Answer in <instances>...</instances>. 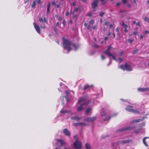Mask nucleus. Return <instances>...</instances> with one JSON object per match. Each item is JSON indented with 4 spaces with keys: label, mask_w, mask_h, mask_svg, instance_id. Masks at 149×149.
Listing matches in <instances>:
<instances>
[{
    "label": "nucleus",
    "mask_w": 149,
    "mask_h": 149,
    "mask_svg": "<svg viewBox=\"0 0 149 149\" xmlns=\"http://www.w3.org/2000/svg\"><path fill=\"white\" fill-rule=\"evenodd\" d=\"M108 37H106L105 38H104V40H108Z\"/></svg>",
    "instance_id": "61"
},
{
    "label": "nucleus",
    "mask_w": 149,
    "mask_h": 149,
    "mask_svg": "<svg viewBox=\"0 0 149 149\" xmlns=\"http://www.w3.org/2000/svg\"><path fill=\"white\" fill-rule=\"evenodd\" d=\"M101 57L102 59V60H104L105 58V57L103 55H101Z\"/></svg>",
    "instance_id": "44"
},
{
    "label": "nucleus",
    "mask_w": 149,
    "mask_h": 149,
    "mask_svg": "<svg viewBox=\"0 0 149 149\" xmlns=\"http://www.w3.org/2000/svg\"><path fill=\"white\" fill-rule=\"evenodd\" d=\"M86 96H84L81 97L79 100L78 103L80 104V106L77 108L78 111H82L86 107L87 105L89 103V102H87L85 103H83L86 99Z\"/></svg>",
    "instance_id": "2"
},
{
    "label": "nucleus",
    "mask_w": 149,
    "mask_h": 149,
    "mask_svg": "<svg viewBox=\"0 0 149 149\" xmlns=\"http://www.w3.org/2000/svg\"><path fill=\"white\" fill-rule=\"evenodd\" d=\"M85 147L86 149H91V147L90 145L88 143H86L85 145Z\"/></svg>",
    "instance_id": "17"
},
{
    "label": "nucleus",
    "mask_w": 149,
    "mask_h": 149,
    "mask_svg": "<svg viewBox=\"0 0 149 149\" xmlns=\"http://www.w3.org/2000/svg\"><path fill=\"white\" fill-rule=\"evenodd\" d=\"M73 125L74 126H85L86 125L85 123H73Z\"/></svg>",
    "instance_id": "11"
},
{
    "label": "nucleus",
    "mask_w": 149,
    "mask_h": 149,
    "mask_svg": "<svg viewBox=\"0 0 149 149\" xmlns=\"http://www.w3.org/2000/svg\"><path fill=\"white\" fill-rule=\"evenodd\" d=\"M148 138V137H145L143 138V142L144 144V145L146 146H148V144L146 143V142L145 141V139L146 138Z\"/></svg>",
    "instance_id": "24"
},
{
    "label": "nucleus",
    "mask_w": 149,
    "mask_h": 149,
    "mask_svg": "<svg viewBox=\"0 0 149 149\" xmlns=\"http://www.w3.org/2000/svg\"><path fill=\"white\" fill-rule=\"evenodd\" d=\"M119 68L122 70H126L128 71H130L132 70V69L130 65L127 64L121 65L119 66Z\"/></svg>",
    "instance_id": "3"
},
{
    "label": "nucleus",
    "mask_w": 149,
    "mask_h": 149,
    "mask_svg": "<svg viewBox=\"0 0 149 149\" xmlns=\"http://www.w3.org/2000/svg\"><path fill=\"white\" fill-rule=\"evenodd\" d=\"M92 109L90 107L88 108L86 110V113L87 114H88L91 111Z\"/></svg>",
    "instance_id": "19"
},
{
    "label": "nucleus",
    "mask_w": 149,
    "mask_h": 149,
    "mask_svg": "<svg viewBox=\"0 0 149 149\" xmlns=\"http://www.w3.org/2000/svg\"><path fill=\"white\" fill-rule=\"evenodd\" d=\"M122 26H124V28L125 29H127L128 27L127 25L124 24V22H122Z\"/></svg>",
    "instance_id": "22"
},
{
    "label": "nucleus",
    "mask_w": 149,
    "mask_h": 149,
    "mask_svg": "<svg viewBox=\"0 0 149 149\" xmlns=\"http://www.w3.org/2000/svg\"><path fill=\"white\" fill-rule=\"evenodd\" d=\"M93 86L92 85H91L90 86H89L88 85L86 84L85 86L84 87V89H86L89 87H91Z\"/></svg>",
    "instance_id": "23"
},
{
    "label": "nucleus",
    "mask_w": 149,
    "mask_h": 149,
    "mask_svg": "<svg viewBox=\"0 0 149 149\" xmlns=\"http://www.w3.org/2000/svg\"><path fill=\"white\" fill-rule=\"evenodd\" d=\"M136 25L137 26H139L140 25V23L139 22H137L136 23Z\"/></svg>",
    "instance_id": "56"
},
{
    "label": "nucleus",
    "mask_w": 149,
    "mask_h": 149,
    "mask_svg": "<svg viewBox=\"0 0 149 149\" xmlns=\"http://www.w3.org/2000/svg\"><path fill=\"white\" fill-rule=\"evenodd\" d=\"M93 23V20H91L89 21V23L91 24H92Z\"/></svg>",
    "instance_id": "42"
},
{
    "label": "nucleus",
    "mask_w": 149,
    "mask_h": 149,
    "mask_svg": "<svg viewBox=\"0 0 149 149\" xmlns=\"http://www.w3.org/2000/svg\"><path fill=\"white\" fill-rule=\"evenodd\" d=\"M63 44L64 49L68 50V53L74 48V50L76 51L77 50L78 47L74 43H72L67 39H65L64 37L63 38Z\"/></svg>",
    "instance_id": "1"
},
{
    "label": "nucleus",
    "mask_w": 149,
    "mask_h": 149,
    "mask_svg": "<svg viewBox=\"0 0 149 149\" xmlns=\"http://www.w3.org/2000/svg\"><path fill=\"white\" fill-rule=\"evenodd\" d=\"M106 111L104 112L103 113H102L101 116H104L106 114Z\"/></svg>",
    "instance_id": "37"
},
{
    "label": "nucleus",
    "mask_w": 149,
    "mask_h": 149,
    "mask_svg": "<svg viewBox=\"0 0 149 149\" xmlns=\"http://www.w3.org/2000/svg\"><path fill=\"white\" fill-rule=\"evenodd\" d=\"M69 15V13L68 12H67L66 13H65V15L66 16H68Z\"/></svg>",
    "instance_id": "55"
},
{
    "label": "nucleus",
    "mask_w": 149,
    "mask_h": 149,
    "mask_svg": "<svg viewBox=\"0 0 149 149\" xmlns=\"http://www.w3.org/2000/svg\"><path fill=\"white\" fill-rule=\"evenodd\" d=\"M98 2V0H94L91 3V6L94 11L96 10V7Z\"/></svg>",
    "instance_id": "6"
},
{
    "label": "nucleus",
    "mask_w": 149,
    "mask_h": 149,
    "mask_svg": "<svg viewBox=\"0 0 149 149\" xmlns=\"http://www.w3.org/2000/svg\"><path fill=\"white\" fill-rule=\"evenodd\" d=\"M138 91L141 92H145L149 91V88H139L138 89Z\"/></svg>",
    "instance_id": "12"
},
{
    "label": "nucleus",
    "mask_w": 149,
    "mask_h": 149,
    "mask_svg": "<svg viewBox=\"0 0 149 149\" xmlns=\"http://www.w3.org/2000/svg\"><path fill=\"white\" fill-rule=\"evenodd\" d=\"M93 47L95 48H97L99 47V46L96 44H94L93 45Z\"/></svg>",
    "instance_id": "32"
},
{
    "label": "nucleus",
    "mask_w": 149,
    "mask_h": 149,
    "mask_svg": "<svg viewBox=\"0 0 149 149\" xmlns=\"http://www.w3.org/2000/svg\"><path fill=\"white\" fill-rule=\"evenodd\" d=\"M110 118V116H108L107 118H106L105 119H104V120H105V121L107 120H109V119Z\"/></svg>",
    "instance_id": "40"
},
{
    "label": "nucleus",
    "mask_w": 149,
    "mask_h": 149,
    "mask_svg": "<svg viewBox=\"0 0 149 149\" xmlns=\"http://www.w3.org/2000/svg\"><path fill=\"white\" fill-rule=\"evenodd\" d=\"M65 19H63V23H62L63 24L64 26L65 25Z\"/></svg>",
    "instance_id": "58"
},
{
    "label": "nucleus",
    "mask_w": 149,
    "mask_h": 149,
    "mask_svg": "<svg viewBox=\"0 0 149 149\" xmlns=\"http://www.w3.org/2000/svg\"><path fill=\"white\" fill-rule=\"evenodd\" d=\"M72 6H74L75 5V3L74 2H73L72 3Z\"/></svg>",
    "instance_id": "62"
},
{
    "label": "nucleus",
    "mask_w": 149,
    "mask_h": 149,
    "mask_svg": "<svg viewBox=\"0 0 149 149\" xmlns=\"http://www.w3.org/2000/svg\"><path fill=\"white\" fill-rule=\"evenodd\" d=\"M133 127H123L119 129L120 132L127 131L131 130L133 128Z\"/></svg>",
    "instance_id": "9"
},
{
    "label": "nucleus",
    "mask_w": 149,
    "mask_h": 149,
    "mask_svg": "<svg viewBox=\"0 0 149 149\" xmlns=\"http://www.w3.org/2000/svg\"><path fill=\"white\" fill-rule=\"evenodd\" d=\"M40 27L41 29H45V26H42V25H40Z\"/></svg>",
    "instance_id": "47"
},
{
    "label": "nucleus",
    "mask_w": 149,
    "mask_h": 149,
    "mask_svg": "<svg viewBox=\"0 0 149 149\" xmlns=\"http://www.w3.org/2000/svg\"><path fill=\"white\" fill-rule=\"evenodd\" d=\"M96 26H95H95H94L93 27V29H96Z\"/></svg>",
    "instance_id": "63"
},
{
    "label": "nucleus",
    "mask_w": 149,
    "mask_h": 149,
    "mask_svg": "<svg viewBox=\"0 0 149 149\" xmlns=\"http://www.w3.org/2000/svg\"><path fill=\"white\" fill-rule=\"evenodd\" d=\"M50 5V3L49 2L47 6V13H49V8Z\"/></svg>",
    "instance_id": "21"
},
{
    "label": "nucleus",
    "mask_w": 149,
    "mask_h": 149,
    "mask_svg": "<svg viewBox=\"0 0 149 149\" xmlns=\"http://www.w3.org/2000/svg\"><path fill=\"white\" fill-rule=\"evenodd\" d=\"M109 24V22L107 21H106L104 23V25H107Z\"/></svg>",
    "instance_id": "46"
},
{
    "label": "nucleus",
    "mask_w": 149,
    "mask_h": 149,
    "mask_svg": "<svg viewBox=\"0 0 149 149\" xmlns=\"http://www.w3.org/2000/svg\"><path fill=\"white\" fill-rule=\"evenodd\" d=\"M53 28H54V31L55 32V34H56L57 35V31H56V28L55 26H54L53 27Z\"/></svg>",
    "instance_id": "35"
},
{
    "label": "nucleus",
    "mask_w": 149,
    "mask_h": 149,
    "mask_svg": "<svg viewBox=\"0 0 149 149\" xmlns=\"http://www.w3.org/2000/svg\"><path fill=\"white\" fill-rule=\"evenodd\" d=\"M104 14V12H102L100 13V16L101 17Z\"/></svg>",
    "instance_id": "41"
},
{
    "label": "nucleus",
    "mask_w": 149,
    "mask_h": 149,
    "mask_svg": "<svg viewBox=\"0 0 149 149\" xmlns=\"http://www.w3.org/2000/svg\"><path fill=\"white\" fill-rule=\"evenodd\" d=\"M33 24L34 27V28L37 32L38 33H40V28L39 26L38 25L36 24L35 23H33Z\"/></svg>",
    "instance_id": "10"
},
{
    "label": "nucleus",
    "mask_w": 149,
    "mask_h": 149,
    "mask_svg": "<svg viewBox=\"0 0 149 149\" xmlns=\"http://www.w3.org/2000/svg\"><path fill=\"white\" fill-rule=\"evenodd\" d=\"M73 146L76 149H79L81 147V143L79 141H77L73 144Z\"/></svg>",
    "instance_id": "5"
},
{
    "label": "nucleus",
    "mask_w": 149,
    "mask_h": 149,
    "mask_svg": "<svg viewBox=\"0 0 149 149\" xmlns=\"http://www.w3.org/2000/svg\"><path fill=\"white\" fill-rule=\"evenodd\" d=\"M112 57V59L116 61H118V60L117 58H116L115 56L114 55H112L111 56Z\"/></svg>",
    "instance_id": "26"
},
{
    "label": "nucleus",
    "mask_w": 149,
    "mask_h": 149,
    "mask_svg": "<svg viewBox=\"0 0 149 149\" xmlns=\"http://www.w3.org/2000/svg\"><path fill=\"white\" fill-rule=\"evenodd\" d=\"M55 4H56V3L54 1L52 2V5H53V6H54L55 5Z\"/></svg>",
    "instance_id": "50"
},
{
    "label": "nucleus",
    "mask_w": 149,
    "mask_h": 149,
    "mask_svg": "<svg viewBox=\"0 0 149 149\" xmlns=\"http://www.w3.org/2000/svg\"><path fill=\"white\" fill-rule=\"evenodd\" d=\"M96 119V118L95 117H88L85 119V121L88 122H91L94 121Z\"/></svg>",
    "instance_id": "8"
},
{
    "label": "nucleus",
    "mask_w": 149,
    "mask_h": 149,
    "mask_svg": "<svg viewBox=\"0 0 149 149\" xmlns=\"http://www.w3.org/2000/svg\"><path fill=\"white\" fill-rule=\"evenodd\" d=\"M111 48V46H109L108 47L107 50L103 52V53L105 54L109 57H111L112 56V54L109 52Z\"/></svg>",
    "instance_id": "7"
},
{
    "label": "nucleus",
    "mask_w": 149,
    "mask_h": 149,
    "mask_svg": "<svg viewBox=\"0 0 149 149\" xmlns=\"http://www.w3.org/2000/svg\"><path fill=\"white\" fill-rule=\"evenodd\" d=\"M36 1L35 0V1H33L31 4V8H35L36 7Z\"/></svg>",
    "instance_id": "16"
},
{
    "label": "nucleus",
    "mask_w": 149,
    "mask_h": 149,
    "mask_svg": "<svg viewBox=\"0 0 149 149\" xmlns=\"http://www.w3.org/2000/svg\"><path fill=\"white\" fill-rule=\"evenodd\" d=\"M124 53V51H123L122 52H121L119 53V55L120 56H121Z\"/></svg>",
    "instance_id": "36"
},
{
    "label": "nucleus",
    "mask_w": 149,
    "mask_h": 149,
    "mask_svg": "<svg viewBox=\"0 0 149 149\" xmlns=\"http://www.w3.org/2000/svg\"><path fill=\"white\" fill-rule=\"evenodd\" d=\"M66 111H65L61 110L60 111L61 113H66Z\"/></svg>",
    "instance_id": "43"
},
{
    "label": "nucleus",
    "mask_w": 149,
    "mask_h": 149,
    "mask_svg": "<svg viewBox=\"0 0 149 149\" xmlns=\"http://www.w3.org/2000/svg\"><path fill=\"white\" fill-rule=\"evenodd\" d=\"M91 26L90 25H89L88 26V27H87V29H89L91 28Z\"/></svg>",
    "instance_id": "49"
},
{
    "label": "nucleus",
    "mask_w": 149,
    "mask_h": 149,
    "mask_svg": "<svg viewBox=\"0 0 149 149\" xmlns=\"http://www.w3.org/2000/svg\"><path fill=\"white\" fill-rule=\"evenodd\" d=\"M119 30V28L118 27H117L116 29V32H117Z\"/></svg>",
    "instance_id": "59"
},
{
    "label": "nucleus",
    "mask_w": 149,
    "mask_h": 149,
    "mask_svg": "<svg viewBox=\"0 0 149 149\" xmlns=\"http://www.w3.org/2000/svg\"><path fill=\"white\" fill-rule=\"evenodd\" d=\"M95 53V52H91L90 53V55H94Z\"/></svg>",
    "instance_id": "54"
},
{
    "label": "nucleus",
    "mask_w": 149,
    "mask_h": 149,
    "mask_svg": "<svg viewBox=\"0 0 149 149\" xmlns=\"http://www.w3.org/2000/svg\"><path fill=\"white\" fill-rule=\"evenodd\" d=\"M39 21L41 23H42L43 22V19L42 18V17H40L39 18Z\"/></svg>",
    "instance_id": "31"
},
{
    "label": "nucleus",
    "mask_w": 149,
    "mask_h": 149,
    "mask_svg": "<svg viewBox=\"0 0 149 149\" xmlns=\"http://www.w3.org/2000/svg\"><path fill=\"white\" fill-rule=\"evenodd\" d=\"M120 5V3H116V6H119Z\"/></svg>",
    "instance_id": "60"
},
{
    "label": "nucleus",
    "mask_w": 149,
    "mask_h": 149,
    "mask_svg": "<svg viewBox=\"0 0 149 149\" xmlns=\"http://www.w3.org/2000/svg\"><path fill=\"white\" fill-rule=\"evenodd\" d=\"M112 26H113L112 24H110V25L109 26V28L110 29H111L112 28Z\"/></svg>",
    "instance_id": "52"
},
{
    "label": "nucleus",
    "mask_w": 149,
    "mask_h": 149,
    "mask_svg": "<svg viewBox=\"0 0 149 149\" xmlns=\"http://www.w3.org/2000/svg\"><path fill=\"white\" fill-rule=\"evenodd\" d=\"M77 14L74 15L73 16V18H74V19L75 18L77 17Z\"/></svg>",
    "instance_id": "51"
},
{
    "label": "nucleus",
    "mask_w": 149,
    "mask_h": 149,
    "mask_svg": "<svg viewBox=\"0 0 149 149\" xmlns=\"http://www.w3.org/2000/svg\"><path fill=\"white\" fill-rule=\"evenodd\" d=\"M63 132L66 135L69 136L70 135V133L67 129H64L63 130Z\"/></svg>",
    "instance_id": "14"
},
{
    "label": "nucleus",
    "mask_w": 149,
    "mask_h": 149,
    "mask_svg": "<svg viewBox=\"0 0 149 149\" xmlns=\"http://www.w3.org/2000/svg\"><path fill=\"white\" fill-rule=\"evenodd\" d=\"M36 2L37 1L38 4H40L41 3V0H35Z\"/></svg>",
    "instance_id": "34"
},
{
    "label": "nucleus",
    "mask_w": 149,
    "mask_h": 149,
    "mask_svg": "<svg viewBox=\"0 0 149 149\" xmlns=\"http://www.w3.org/2000/svg\"><path fill=\"white\" fill-rule=\"evenodd\" d=\"M44 22H45L46 23V24H47V19H46L45 18L44 19Z\"/></svg>",
    "instance_id": "45"
},
{
    "label": "nucleus",
    "mask_w": 149,
    "mask_h": 149,
    "mask_svg": "<svg viewBox=\"0 0 149 149\" xmlns=\"http://www.w3.org/2000/svg\"><path fill=\"white\" fill-rule=\"evenodd\" d=\"M127 41L129 43H132V42L134 41V39H129L127 40Z\"/></svg>",
    "instance_id": "27"
},
{
    "label": "nucleus",
    "mask_w": 149,
    "mask_h": 149,
    "mask_svg": "<svg viewBox=\"0 0 149 149\" xmlns=\"http://www.w3.org/2000/svg\"><path fill=\"white\" fill-rule=\"evenodd\" d=\"M122 2L123 3L125 4L127 3V0H123Z\"/></svg>",
    "instance_id": "39"
},
{
    "label": "nucleus",
    "mask_w": 149,
    "mask_h": 149,
    "mask_svg": "<svg viewBox=\"0 0 149 149\" xmlns=\"http://www.w3.org/2000/svg\"><path fill=\"white\" fill-rule=\"evenodd\" d=\"M138 52V49H136L134 50L132 52V53L134 54H135L137 53Z\"/></svg>",
    "instance_id": "28"
},
{
    "label": "nucleus",
    "mask_w": 149,
    "mask_h": 149,
    "mask_svg": "<svg viewBox=\"0 0 149 149\" xmlns=\"http://www.w3.org/2000/svg\"><path fill=\"white\" fill-rule=\"evenodd\" d=\"M117 60H118V61L120 63L123 60V59H122L120 57L118 58V59H117Z\"/></svg>",
    "instance_id": "30"
},
{
    "label": "nucleus",
    "mask_w": 149,
    "mask_h": 149,
    "mask_svg": "<svg viewBox=\"0 0 149 149\" xmlns=\"http://www.w3.org/2000/svg\"><path fill=\"white\" fill-rule=\"evenodd\" d=\"M143 38V36L142 35H141L140 37V39H142Z\"/></svg>",
    "instance_id": "53"
},
{
    "label": "nucleus",
    "mask_w": 149,
    "mask_h": 149,
    "mask_svg": "<svg viewBox=\"0 0 149 149\" xmlns=\"http://www.w3.org/2000/svg\"><path fill=\"white\" fill-rule=\"evenodd\" d=\"M124 31L125 33H127L128 31L127 29H125Z\"/></svg>",
    "instance_id": "57"
},
{
    "label": "nucleus",
    "mask_w": 149,
    "mask_h": 149,
    "mask_svg": "<svg viewBox=\"0 0 149 149\" xmlns=\"http://www.w3.org/2000/svg\"><path fill=\"white\" fill-rule=\"evenodd\" d=\"M79 10V8L78 7H76L74 11H73V12H72L71 13V14L72 15H73L74 13V12H77Z\"/></svg>",
    "instance_id": "20"
},
{
    "label": "nucleus",
    "mask_w": 149,
    "mask_h": 149,
    "mask_svg": "<svg viewBox=\"0 0 149 149\" xmlns=\"http://www.w3.org/2000/svg\"><path fill=\"white\" fill-rule=\"evenodd\" d=\"M144 118H144H143V119L141 120V119H137L136 120H135L133 121V122L134 123H138V122H139L143 120Z\"/></svg>",
    "instance_id": "25"
},
{
    "label": "nucleus",
    "mask_w": 149,
    "mask_h": 149,
    "mask_svg": "<svg viewBox=\"0 0 149 149\" xmlns=\"http://www.w3.org/2000/svg\"><path fill=\"white\" fill-rule=\"evenodd\" d=\"M57 140L58 142H59L60 143L61 145L62 146H63L65 145V143L62 140L60 139H58Z\"/></svg>",
    "instance_id": "15"
},
{
    "label": "nucleus",
    "mask_w": 149,
    "mask_h": 149,
    "mask_svg": "<svg viewBox=\"0 0 149 149\" xmlns=\"http://www.w3.org/2000/svg\"><path fill=\"white\" fill-rule=\"evenodd\" d=\"M69 92L68 91H65V93L66 94H69Z\"/></svg>",
    "instance_id": "64"
},
{
    "label": "nucleus",
    "mask_w": 149,
    "mask_h": 149,
    "mask_svg": "<svg viewBox=\"0 0 149 149\" xmlns=\"http://www.w3.org/2000/svg\"><path fill=\"white\" fill-rule=\"evenodd\" d=\"M144 33L145 35L147 34H149V31L145 30L144 32Z\"/></svg>",
    "instance_id": "33"
},
{
    "label": "nucleus",
    "mask_w": 149,
    "mask_h": 149,
    "mask_svg": "<svg viewBox=\"0 0 149 149\" xmlns=\"http://www.w3.org/2000/svg\"><path fill=\"white\" fill-rule=\"evenodd\" d=\"M144 20L145 21L149 22V18H148L147 17H145Z\"/></svg>",
    "instance_id": "29"
},
{
    "label": "nucleus",
    "mask_w": 149,
    "mask_h": 149,
    "mask_svg": "<svg viewBox=\"0 0 149 149\" xmlns=\"http://www.w3.org/2000/svg\"><path fill=\"white\" fill-rule=\"evenodd\" d=\"M132 107H133L132 106L129 105L128 106V107L125 108V109L129 112L133 113H138L139 112V111L138 110L132 109L131 108H132Z\"/></svg>",
    "instance_id": "4"
},
{
    "label": "nucleus",
    "mask_w": 149,
    "mask_h": 149,
    "mask_svg": "<svg viewBox=\"0 0 149 149\" xmlns=\"http://www.w3.org/2000/svg\"><path fill=\"white\" fill-rule=\"evenodd\" d=\"M72 119L77 120H79L81 118L79 116H76L74 117H72Z\"/></svg>",
    "instance_id": "18"
},
{
    "label": "nucleus",
    "mask_w": 149,
    "mask_h": 149,
    "mask_svg": "<svg viewBox=\"0 0 149 149\" xmlns=\"http://www.w3.org/2000/svg\"><path fill=\"white\" fill-rule=\"evenodd\" d=\"M137 33V32L136 31H134L133 32V34L134 35H136Z\"/></svg>",
    "instance_id": "48"
},
{
    "label": "nucleus",
    "mask_w": 149,
    "mask_h": 149,
    "mask_svg": "<svg viewBox=\"0 0 149 149\" xmlns=\"http://www.w3.org/2000/svg\"><path fill=\"white\" fill-rule=\"evenodd\" d=\"M132 141V140H125L123 141H121L119 142V143L120 144H125L131 142Z\"/></svg>",
    "instance_id": "13"
},
{
    "label": "nucleus",
    "mask_w": 149,
    "mask_h": 149,
    "mask_svg": "<svg viewBox=\"0 0 149 149\" xmlns=\"http://www.w3.org/2000/svg\"><path fill=\"white\" fill-rule=\"evenodd\" d=\"M92 14L91 13H89L87 14V15L89 17H91L92 16Z\"/></svg>",
    "instance_id": "38"
}]
</instances>
